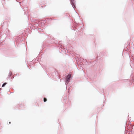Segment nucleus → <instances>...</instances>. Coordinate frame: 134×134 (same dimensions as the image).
Returning <instances> with one entry per match:
<instances>
[{"label": "nucleus", "mask_w": 134, "mask_h": 134, "mask_svg": "<svg viewBox=\"0 0 134 134\" xmlns=\"http://www.w3.org/2000/svg\"><path fill=\"white\" fill-rule=\"evenodd\" d=\"M71 76V74H69L66 76L65 80L67 82H68L70 80V79Z\"/></svg>", "instance_id": "nucleus-1"}, {"label": "nucleus", "mask_w": 134, "mask_h": 134, "mask_svg": "<svg viewBox=\"0 0 134 134\" xmlns=\"http://www.w3.org/2000/svg\"><path fill=\"white\" fill-rule=\"evenodd\" d=\"M71 2H72V6L74 5V0H71Z\"/></svg>", "instance_id": "nucleus-2"}, {"label": "nucleus", "mask_w": 134, "mask_h": 134, "mask_svg": "<svg viewBox=\"0 0 134 134\" xmlns=\"http://www.w3.org/2000/svg\"><path fill=\"white\" fill-rule=\"evenodd\" d=\"M7 84V83L5 82V83H4L3 84V85H2V87H4L5 85H6Z\"/></svg>", "instance_id": "nucleus-3"}, {"label": "nucleus", "mask_w": 134, "mask_h": 134, "mask_svg": "<svg viewBox=\"0 0 134 134\" xmlns=\"http://www.w3.org/2000/svg\"><path fill=\"white\" fill-rule=\"evenodd\" d=\"M47 99L46 98H44V102H46L47 101Z\"/></svg>", "instance_id": "nucleus-4"}, {"label": "nucleus", "mask_w": 134, "mask_h": 134, "mask_svg": "<svg viewBox=\"0 0 134 134\" xmlns=\"http://www.w3.org/2000/svg\"><path fill=\"white\" fill-rule=\"evenodd\" d=\"M11 75H12V73L11 72H10L9 73V76H10Z\"/></svg>", "instance_id": "nucleus-5"}, {"label": "nucleus", "mask_w": 134, "mask_h": 134, "mask_svg": "<svg viewBox=\"0 0 134 134\" xmlns=\"http://www.w3.org/2000/svg\"><path fill=\"white\" fill-rule=\"evenodd\" d=\"M10 123H11L10 122H9V124H10Z\"/></svg>", "instance_id": "nucleus-6"}]
</instances>
